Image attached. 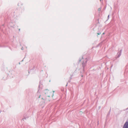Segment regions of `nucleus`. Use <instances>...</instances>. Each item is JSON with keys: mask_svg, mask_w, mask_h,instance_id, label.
Wrapping results in <instances>:
<instances>
[{"mask_svg": "<svg viewBox=\"0 0 128 128\" xmlns=\"http://www.w3.org/2000/svg\"><path fill=\"white\" fill-rule=\"evenodd\" d=\"M123 128H128V122H126L124 125Z\"/></svg>", "mask_w": 128, "mask_h": 128, "instance_id": "f257e3e1", "label": "nucleus"}, {"mask_svg": "<svg viewBox=\"0 0 128 128\" xmlns=\"http://www.w3.org/2000/svg\"><path fill=\"white\" fill-rule=\"evenodd\" d=\"M45 91L46 92H49V91H48L47 90H46Z\"/></svg>", "mask_w": 128, "mask_h": 128, "instance_id": "f03ea898", "label": "nucleus"}, {"mask_svg": "<svg viewBox=\"0 0 128 128\" xmlns=\"http://www.w3.org/2000/svg\"><path fill=\"white\" fill-rule=\"evenodd\" d=\"M98 10L99 11H100V9L99 8Z\"/></svg>", "mask_w": 128, "mask_h": 128, "instance_id": "7ed1b4c3", "label": "nucleus"}, {"mask_svg": "<svg viewBox=\"0 0 128 128\" xmlns=\"http://www.w3.org/2000/svg\"><path fill=\"white\" fill-rule=\"evenodd\" d=\"M100 34V33H98V35Z\"/></svg>", "mask_w": 128, "mask_h": 128, "instance_id": "20e7f679", "label": "nucleus"}, {"mask_svg": "<svg viewBox=\"0 0 128 128\" xmlns=\"http://www.w3.org/2000/svg\"><path fill=\"white\" fill-rule=\"evenodd\" d=\"M41 96L40 95L39 97V98H40V96Z\"/></svg>", "mask_w": 128, "mask_h": 128, "instance_id": "39448f33", "label": "nucleus"}, {"mask_svg": "<svg viewBox=\"0 0 128 128\" xmlns=\"http://www.w3.org/2000/svg\"><path fill=\"white\" fill-rule=\"evenodd\" d=\"M109 15H108V18L109 17Z\"/></svg>", "mask_w": 128, "mask_h": 128, "instance_id": "423d86ee", "label": "nucleus"}, {"mask_svg": "<svg viewBox=\"0 0 128 128\" xmlns=\"http://www.w3.org/2000/svg\"><path fill=\"white\" fill-rule=\"evenodd\" d=\"M103 34H104V33Z\"/></svg>", "mask_w": 128, "mask_h": 128, "instance_id": "0eeeda50", "label": "nucleus"}, {"mask_svg": "<svg viewBox=\"0 0 128 128\" xmlns=\"http://www.w3.org/2000/svg\"><path fill=\"white\" fill-rule=\"evenodd\" d=\"M100 1L101 0H100Z\"/></svg>", "mask_w": 128, "mask_h": 128, "instance_id": "6e6552de", "label": "nucleus"}]
</instances>
